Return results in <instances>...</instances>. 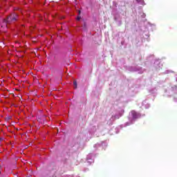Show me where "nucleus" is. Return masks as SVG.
I'll list each match as a JSON object with an SVG mask.
<instances>
[{
    "label": "nucleus",
    "instance_id": "20e7f679",
    "mask_svg": "<svg viewBox=\"0 0 177 177\" xmlns=\"http://www.w3.org/2000/svg\"><path fill=\"white\" fill-rule=\"evenodd\" d=\"M81 19L80 17H77V20L80 21Z\"/></svg>",
    "mask_w": 177,
    "mask_h": 177
},
{
    "label": "nucleus",
    "instance_id": "f257e3e1",
    "mask_svg": "<svg viewBox=\"0 0 177 177\" xmlns=\"http://www.w3.org/2000/svg\"><path fill=\"white\" fill-rule=\"evenodd\" d=\"M17 21V14L12 13L7 17V19H3V23L7 25H10L11 24L15 23Z\"/></svg>",
    "mask_w": 177,
    "mask_h": 177
},
{
    "label": "nucleus",
    "instance_id": "f03ea898",
    "mask_svg": "<svg viewBox=\"0 0 177 177\" xmlns=\"http://www.w3.org/2000/svg\"><path fill=\"white\" fill-rule=\"evenodd\" d=\"M131 115H133V118H134V119H137V118H138L139 116H140V115H139L135 111H131Z\"/></svg>",
    "mask_w": 177,
    "mask_h": 177
},
{
    "label": "nucleus",
    "instance_id": "423d86ee",
    "mask_svg": "<svg viewBox=\"0 0 177 177\" xmlns=\"http://www.w3.org/2000/svg\"><path fill=\"white\" fill-rule=\"evenodd\" d=\"M81 13V11H78V14H80Z\"/></svg>",
    "mask_w": 177,
    "mask_h": 177
},
{
    "label": "nucleus",
    "instance_id": "7ed1b4c3",
    "mask_svg": "<svg viewBox=\"0 0 177 177\" xmlns=\"http://www.w3.org/2000/svg\"><path fill=\"white\" fill-rule=\"evenodd\" d=\"M73 86H75V89H77V81H73Z\"/></svg>",
    "mask_w": 177,
    "mask_h": 177
},
{
    "label": "nucleus",
    "instance_id": "0eeeda50",
    "mask_svg": "<svg viewBox=\"0 0 177 177\" xmlns=\"http://www.w3.org/2000/svg\"><path fill=\"white\" fill-rule=\"evenodd\" d=\"M1 141H2V138H0V142H1Z\"/></svg>",
    "mask_w": 177,
    "mask_h": 177
},
{
    "label": "nucleus",
    "instance_id": "39448f33",
    "mask_svg": "<svg viewBox=\"0 0 177 177\" xmlns=\"http://www.w3.org/2000/svg\"><path fill=\"white\" fill-rule=\"evenodd\" d=\"M38 121H39V122H41V118H38Z\"/></svg>",
    "mask_w": 177,
    "mask_h": 177
}]
</instances>
